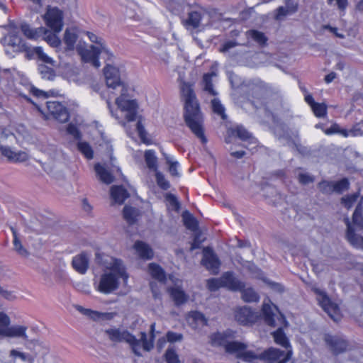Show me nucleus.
<instances>
[{
    "label": "nucleus",
    "instance_id": "f257e3e1",
    "mask_svg": "<svg viewBox=\"0 0 363 363\" xmlns=\"http://www.w3.org/2000/svg\"><path fill=\"white\" fill-rule=\"evenodd\" d=\"M180 93L184 105V118L186 125L203 143H206L203 130V116L193 84L181 82Z\"/></svg>",
    "mask_w": 363,
    "mask_h": 363
},
{
    "label": "nucleus",
    "instance_id": "f03ea898",
    "mask_svg": "<svg viewBox=\"0 0 363 363\" xmlns=\"http://www.w3.org/2000/svg\"><path fill=\"white\" fill-rule=\"evenodd\" d=\"M105 271L101 276L96 289L104 294H109L116 290L121 279L124 285H127L128 274L121 259L106 257L103 262Z\"/></svg>",
    "mask_w": 363,
    "mask_h": 363
},
{
    "label": "nucleus",
    "instance_id": "7ed1b4c3",
    "mask_svg": "<svg viewBox=\"0 0 363 363\" xmlns=\"http://www.w3.org/2000/svg\"><path fill=\"white\" fill-rule=\"evenodd\" d=\"M155 329V323L150 325L151 337L149 340H147V335L145 333H141L140 339L138 340L133 335L129 333L127 330L110 328L105 330V334L108 339L113 342H126L130 345L134 353L137 355H140V349L141 345L144 350L149 351L153 347V332Z\"/></svg>",
    "mask_w": 363,
    "mask_h": 363
},
{
    "label": "nucleus",
    "instance_id": "20e7f679",
    "mask_svg": "<svg viewBox=\"0 0 363 363\" xmlns=\"http://www.w3.org/2000/svg\"><path fill=\"white\" fill-rule=\"evenodd\" d=\"M269 302H270L269 301ZM262 314L264 321L271 326H279V328L273 333V337L277 344L288 349L290 344L288 338L284 333L282 325H286V320L284 316L278 311V308L274 304L264 302L262 306Z\"/></svg>",
    "mask_w": 363,
    "mask_h": 363
},
{
    "label": "nucleus",
    "instance_id": "39448f33",
    "mask_svg": "<svg viewBox=\"0 0 363 363\" xmlns=\"http://www.w3.org/2000/svg\"><path fill=\"white\" fill-rule=\"evenodd\" d=\"M347 225L346 238L347 241L355 248L363 250V216L362 206L359 203L353 213L352 222L350 223L348 218L345 219Z\"/></svg>",
    "mask_w": 363,
    "mask_h": 363
},
{
    "label": "nucleus",
    "instance_id": "423d86ee",
    "mask_svg": "<svg viewBox=\"0 0 363 363\" xmlns=\"http://www.w3.org/2000/svg\"><path fill=\"white\" fill-rule=\"evenodd\" d=\"M234 333L228 330L225 333H217L211 336V344L214 346H223L226 352L236 355L238 358L242 354V350L247 348V345L233 341Z\"/></svg>",
    "mask_w": 363,
    "mask_h": 363
},
{
    "label": "nucleus",
    "instance_id": "0eeeda50",
    "mask_svg": "<svg viewBox=\"0 0 363 363\" xmlns=\"http://www.w3.org/2000/svg\"><path fill=\"white\" fill-rule=\"evenodd\" d=\"M11 324V318L4 312H0V337L22 338L28 340V327Z\"/></svg>",
    "mask_w": 363,
    "mask_h": 363
},
{
    "label": "nucleus",
    "instance_id": "6e6552de",
    "mask_svg": "<svg viewBox=\"0 0 363 363\" xmlns=\"http://www.w3.org/2000/svg\"><path fill=\"white\" fill-rule=\"evenodd\" d=\"M119 93L120 96L116 99V104L118 109L128 121H135L139 108L138 101L130 97L128 91Z\"/></svg>",
    "mask_w": 363,
    "mask_h": 363
},
{
    "label": "nucleus",
    "instance_id": "1a4fd4ad",
    "mask_svg": "<svg viewBox=\"0 0 363 363\" xmlns=\"http://www.w3.org/2000/svg\"><path fill=\"white\" fill-rule=\"evenodd\" d=\"M313 291L316 294L317 301L324 311L334 321H339L341 318V314L338 306L330 300L324 291L316 287L313 288Z\"/></svg>",
    "mask_w": 363,
    "mask_h": 363
},
{
    "label": "nucleus",
    "instance_id": "9d476101",
    "mask_svg": "<svg viewBox=\"0 0 363 363\" xmlns=\"http://www.w3.org/2000/svg\"><path fill=\"white\" fill-rule=\"evenodd\" d=\"M77 50L83 62L90 63L96 68L101 66V63L99 60V56L100 55L103 58L108 60H110L107 58L101 48H99L96 45H78Z\"/></svg>",
    "mask_w": 363,
    "mask_h": 363
},
{
    "label": "nucleus",
    "instance_id": "9b49d317",
    "mask_svg": "<svg viewBox=\"0 0 363 363\" xmlns=\"http://www.w3.org/2000/svg\"><path fill=\"white\" fill-rule=\"evenodd\" d=\"M63 11L57 7L48 6L43 16L46 26L55 33H60L63 28Z\"/></svg>",
    "mask_w": 363,
    "mask_h": 363
},
{
    "label": "nucleus",
    "instance_id": "f8f14e48",
    "mask_svg": "<svg viewBox=\"0 0 363 363\" xmlns=\"http://www.w3.org/2000/svg\"><path fill=\"white\" fill-rule=\"evenodd\" d=\"M104 72L108 88H111L118 92L129 91L128 86L121 82L118 68L108 64L105 67Z\"/></svg>",
    "mask_w": 363,
    "mask_h": 363
},
{
    "label": "nucleus",
    "instance_id": "ddd939ff",
    "mask_svg": "<svg viewBox=\"0 0 363 363\" xmlns=\"http://www.w3.org/2000/svg\"><path fill=\"white\" fill-rule=\"evenodd\" d=\"M291 353V350L284 352L279 349L271 347L261 352V360L269 363H286L290 359Z\"/></svg>",
    "mask_w": 363,
    "mask_h": 363
},
{
    "label": "nucleus",
    "instance_id": "4468645a",
    "mask_svg": "<svg viewBox=\"0 0 363 363\" xmlns=\"http://www.w3.org/2000/svg\"><path fill=\"white\" fill-rule=\"evenodd\" d=\"M48 113L56 120L65 123L69 119V113L66 107L61 103L55 101L46 102Z\"/></svg>",
    "mask_w": 363,
    "mask_h": 363
},
{
    "label": "nucleus",
    "instance_id": "2eb2a0df",
    "mask_svg": "<svg viewBox=\"0 0 363 363\" xmlns=\"http://www.w3.org/2000/svg\"><path fill=\"white\" fill-rule=\"evenodd\" d=\"M201 262L212 274H216L218 273L220 262L211 248L208 247L203 248Z\"/></svg>",
    "mask_w": 363,
    "mask_h": 363
},
{
    "label": "nucleus",
    "instance_id": "dca6fc26",
    "mask_svg": "<svg viewBox=\"0 0 363 363\" xmlns=\"http://www.w3.org/2000/svg\"><path fill=\"white\" fill-rule=\"evenodd\" d=\"M223 286L231 291H241L245 284L243 282L237 279L233 272H227L221 276Z\"/></svg>",
    "mask_w": 363,
    "mask_h": 363
},
{
    "label": "nucleus",
    "instance_id": "f3484780",
    "mask_svg": "<svg viewBox=\"0 0 363 363\" xmlns=\"http://www.w3.org/2000/svg\"><path fill=\"white\" fill-rule=\"evenodd\" d=\"M235 319L242 325L253 323L257 315L247 306L239 308L235 312Z\"/></svg>",
    "mask_w": 363,
    "mask_h": 363
},
{
    "label": "nucleus",
    "instance_id": "a211bd4d",
    "mask_svg": "<svg viewBox=\"0 0 363 363\" xmlns=\"http://www.w3.org/2000/svg\"><path fill=\"white\" fill-rule=\"evenodd\" d=\"M1 154L13 162H22L28 160V156L23 151L15 152L8 146H0Z\"/></svg>",
    "mask_w": 363,
    "mask_h": 363
},
{
    "label": "nucleus",
    "instance_id": "6ab92c4d",
    "mask_svg": "<svg viewBox=\"0 0 363 363\" xmlns=\"http://www.w3.org/2000/svg\"><path fill=\"white\" fill-rule=\"evenodd\" d=\"M325 340L335 354L344 352L347 347V342L343 339L337 336L326 335Z\"/></svg>",
    "mask_w": 363,
    "mask_h": 363
},
{
    "label": "nucleus",
    "instance_id": "aec40b11",
    "mask_svg": "<svg viewBox=\"0 0 363 363\" xmlns=\"http://www.w3.org/2000/svg\"><path fill=\"white\" fill-rule=\"evenodd\" d=\"M4 44L11 47L14 51L20 52L24 48L23 42L16 32H10L4 38Z\"/></svg>",
    "mask_w": 363,
    "mask_h": 363
},
{
    "label": "nucleus",
    "instance_id": "412c9836",
    "mask_svg": "<svg viewBox=\"0 0 363 363\" xmlns=\"http://www.w3.org/2000/svg\"><path fill=\"white\" fill-rule=\"evenodd\" d=\"M72 266L79 273L84 274L89 267V257L86 253H81L73 257Z\"/></svg>",
    "mask_w": 363,
    "mask_h": 363
},
{
    "label": "nucleus",
    "instance_id": "4be33fe9",
    "mask_svg": "<svg viewBox=\"0 0 363 363\" xmlns=\"http://www.w3.org/2000/svg\"><path fill=\"white\" fill-rule=\"evenodd\" d=\"M21 30L23 35L30 40H37L43 35L45 31L44 27H39L37 28H33L30 25L23 23L21 25Z\"/></svg>",
    "mask_w": 363,
    "mask_h": 363
},
{
    "label": "nucleus",
    "instance_id": "5701e85b",
    "mask_svg": "<svg viewBox=\"0 0 363 363\" xmlns=\"http://www.w3.org/2000/svg\"><path fill=\"white\" fill-rule=\"evenodd\" d=\"M134 249L137 255L143 259H150L153 257L151 247L144 242L137 241L134 244Z\"/></svg>",
    "mask_w": 363,
    "mask_h": 363
},
{
    "label": "nucleus",
    "instance_id": "b1692460",
    "mask_svg": "<svg viewBox=\"0 0 363 363\" xmlns=\"http://www.w3.org/2000/svg\"><path fill=\"white\" fill-rule=\"evenodd\" d=\"M297 11V4L291 0H287L285 6H279L277 9L275 18L278 21L282 20L286 16L293 13Z\"/></svg>",
    "mask_w": 363,
    "mask_h": 363
},
{
    "label": "nucleus",
    "instance_id": "393cba45",
    "mask_svg": "<svg viewBox=\"0 0 363 363\" xmlns=\"http://www.w3.org/2000/svg\"><path fill=\"white\" fill-rule=\"evenodd\" d=\"M111 196L115 203L122 204L129 196V194L121 186H114L111 189Z\"/></svg>",
    "mask_w": 363,
    "mask_h": 363
},
{
    "label": "nucleus",
    "instance_id": "a878e982",
    "mask_svg": "<svg viewBox=\"0 0 363 363\" xmlns=\"http://www.w3.org/2000/svg\"><path fill=\"white\" fill-rule=\"evenodd\" d=\"M87 36L89 39L94 43H95L96 46L99 48H101L104 55L107 57L108 59H111L113 57L112 52L107 48L105 41L101 37L96 35L93 33L88 32Z\"/></svg>",
    "mask_w": 363,
    "mask_h": 363
},
{
    "label": "nucleus",
    "instance_id": "bb28decb",
    "mask_svg": "<svg viewBox=\"0 0 363 363\" xmlns=\"http://www.w3.org/2000/svg\"><path fill=\"white\" fill-rule=\"evenodd\" d=\"M187 321L193 328H197L199 325H206L208 323V320L204 315L198 311L191 312L188 315Z\"/></svg>",
    "mask_w": 363,
    "mask_h": 363
},
{
    "label": "nucleus",
    "instance_id": "cd10ccee",
    "mask_svg": "<svg viewBox=\"0 0 363 363\" xmlns=\"http://www.w3.org/2000/svg\"><path fill=\"white\" fill-rule=\"evenodd\" d=\"M94 169L99 179L104 183L109 184L113 181L112 174L103 165L96 164Z\"/></svg>",
    "mask_w": 363,
    "mask_h": 363
},
{
    "label": "nucleus",
    "instance_id": "c85d7f7f",
    "mask_svg": "<svg viewBox=\"0 0 363 363\" xmlns=\"http://www.w3.org/2000/svg\"><path fill=\"white\" fill-rule=\"evenodd\" d=\"M11 230L12 232L13 237V246H14V250L16 251V252L19 255L24 257H28L29 255V252L23 246L21 240L18 238V235L16 230L13 227H11Z\"/></svg>",
    "mask_w": 363,
    "mask_h": 363
},
{
    "label": "nucleus",
    "instance_id": "c756f323",
    "mask_svg": "<svg viewBox=\"0 0 363 363\" xmlns=\"http://www.w3.org/2000/svg\"><path fill=\"white\" fill-rule=\"evenodd\" d=\"M169 291L176 305L183 304L188 299V296L178 287L170 288Z\"/></svg>",
    "mask_w": 363,
    "mask_h": 363
},
{
    "label": "nucleus",
    "instance_id": "7c9ffc66",
    "mask_svg": "<svg viewBox=\"0 0 363 363\" xmlns=\"http://www.w3.org/2000/svg\"><path fill=\"white\" fill-rule=\"evenodd\" d=\"M149 273L151 277L159 281H164L166 276L163 269L158 264L155 263H150L149 264Z\"/></svg>",
    "mask_w": 363,
    "mask_h": 363
},
{
    "label": "nucleus",
    "instance_id": "2f4dec72",
    "mask_svg": "<svg viewBox=\"0 0 363 363\" xmlns=\"http://www.w3.org/2000/svg\"><path fill=\"white\" fill-rule=\"evenodd\" d=\"M32 55L36 56L43 63L55 66V62L44 52L41 47H35L31 50Z\"/></svg>",
    "mask_w": 363,
    "mask_h": 363
},
{
    "label": "nucleus",
    "instance_id": "473e14b6",
    "mask_svg": "<svg viewBox=\"0 0 363 363\" xmlns=\"http://www.w3.org/2000/svg\"><path fill=\"white\" fill-rule=\"evenodd\" d=\"M145 161L150 169L154 170L155 172L157 170V157L156 156V153L153 150H146L145 152Z\"/></svg>",
    "mask_w": 363,
    "mask_h": 363
},
{
    "label": "nucleus",
    "instance_id": "72a5a7b5",
    "mask_svg": "<svg viewBox=\"0 0 363 363\" xmlns=\"http://www.w3.org/2000/svg\"><path fill=\"white\" fill-rule=\"evenodd\" d=\"M57 33L51 32L45 28L43 33V39L52 47L57 48L61 44V40L57 35Z\"/></svg>",
    "mask_w": 363,
    "mask_h": 363
},
{
    "label": "nucleus",
    "instance_id": "f704fd0d",
    "mask_svg": "<svg viewBox=\"0 0 363 363\" xmlns=\"http://www.w3.org/2000/svg\"><path fill=\"white\" fill-rule=\"evenodd\" d=\"M55 66L47 64H39L38 72L44 79L52 80L55 76L53 67Z\"/></svg>",
    "mask_w": 363,
    "mask_h": 363
},
{
    "label": "nucleus",
    "instance_id": "c9c22d12",
    "mask_svg": "<svg viewBox=\"0 0 363 363\" xmlns=\"http://www.w3.org/2000/svg\"><path fill=\"white\" fill-rule=\"evenodd\" d=\"M77 40V35L72 29H66L64 34V42L67 49L72 50Z\"/></svg>",
    "mask_w": 363,
    "mask_h": 363
},
{
    "label": "nucleus",
    "instance_id": "e433bc0d",
    "mask_svg": "<svg viewBox=\"0 0 363 363\" xmlns=\"http://www.w3.org/2000/svg\"><path fill=\"white\" fill-rule=\"evenodd\" d=\"M216 76V74L214 72H212L211 73L205 74L203 77L204 90L212 96H216L217 94L212 83V78Z\"/></svg>",
    "mask_w": 363,
    "mask_h": 363
},
{
    "label": "nucleus",
    "instance_id": "4c0bfd02",
    "mask_svg": "<svg viewBox=\"0 0 363 363\" xmlns=\"http://www.w3.org/2000/svg\"><path fill=\"white\" fill-rule=\"evenodd\" d=\"M247 38H250L260 45H264L267 41V38L260 31L256 30H250L246 33Z\"/></svg>",
    "mask_w": 363,
    "mask_h": 363
},
{
    "label": "nucleus",
    "instance_id": "58836bf2",
    "mask_svg": "<svg viewBox=\"0 0 363 363\" xmlns=\"http://www.w3.org/2000/svg\"><path fill=\"white\" fill-rule=\"evenodd\" d=\"M239 359L245 362L255 363L257 360H261V352L257 353L245 349L242 350Z\"/></svg>",
    "mask_w": 363,
    "mask_h": 363
},
{
    "label": "nucleus",
    "instance_id": "ea45409f",
    "mask_svg": "<svg viewBox=\"0 0 363 363\" xmlns=\"http://www.w3.org/2000/svg\"><path fill=\"white\" fill-rule=\"evenodd\" d=\"M242 298L245 302H257L259 300L258 294L252 288L242 289Z\"/></svg>",
    "mask_w": 363,
    "mask_h": 363
},
{
    "label": "nucleus",
    "instance_id": "a19ab883",
    "mask_svg": "<svg viewBox=\"0 0 363 363\" xmlns=\"http://www.w3.org/2000/svg\"><path fill=\"white\" fill-rule=\"evenodd\" d=\"M184 224L186 228L191 231H196L198 229V222L189 213L185 212L182 215Z\"/></svg>",
    "mask_w": 363,
    "mask_h": 363
},
{
    "label": "nucleus",
    "instance_id": "79ce46f5",
    "mask_svg": "<svg viewBox=\"0 0 363 363\" xmlns=\"http://www.w3.org/2000/svg\"><path fill=\"white\" fill-rule=\"evenodd\" d=\"M77 147L79 152L88 160H91L94 157V151L91 145L84 141H80L77 144Z\"/></svg>",
    "mask_w": 363,
    "mask_h": 363
},
{
    "label": "nucleus",
    "instance_id": "37998d69",
    "mask_svg": "<svg viewBox=\"0 0 363 363\" xmlns=\"http://www.w3.org/2000/svg\"><path fill=\"white\" fill-rule=\"evenodd\" d=\"M163 155L166 160L167 163L169 164V173L172 176H178V167L179 166V162L177 161L174 160V158L169 155L163 153Z\"/></svg>",
    "mask_w": 363,
    "mask_h": 363
},
{
    "label": "nucleus",
    "instance_id": "c03bdc74",
    "mask_svg": "<svg viewBox=\"0 0 363 363\" xmlns=\"http://www.w3.org/2000/svg\"><path fill=\"white\" fill-rule=\"evenodd\" d=\"M138 216V211L132 207L125 206L123 208V217L125 220L130 224L135 221Z\"/></svg>",
    "mask_w": 363,
    "mask_h": 363
},
{
    "label": "nucleus",
    "instance_id": "a18cd8bd",
    "mask_svg": "<svg viewBox=\"0 0 363 363\" xmlns=\"http://www.w3.org/2000/svg\"><path fill=\"white\" fill-rule=\"evenodd\" d=\"M324 132L326 135H332L337 133L342 135L345 138L349 137L350 135L348 130L341 128L337 124L332 125L330 128L324 130Z\"/></svg>",
    "mask_w": 363,
    "mask_h": 363
},
{
    "label": "nucleus",
    "instance_id": "49530a36",
    "mask_svg": "<svg viewBox=\"0 0 363 363\" xmlns=\"http://www.w3.org/2000/svg\"><path fill=\"white\" fill-rule=\"evenodd\" d=\"M114 314L112 313H101L96 311H91L88 317L94 320H111L113 318Z\"/></svg>",
    "mask_w": 363,
    "mask_h": 363
},
{
    "label": "nucleus",
    "instance_id": "de8ad7c7",
    "mask_svg": "<svg viewBox=\"0 0 363 363\" xmlns=\"http://www.w3.org/2000/svg\"><path fill=\"white\" fill-rule=\"evenodd\" d=\"M311 109L316 117H324L327 114V106L324 103H315Z\"/></svg>",
    "mask_w": 363,
    "mask_h": 363
},
{
    "label": "nucleus",
    "instance_id": "09e8293b",
    "mask_svg": "<svg viewBox=\"0 0 363 363\" xmlns=\"http://www.w3.org/2000/svg\"><path fill=\"white\" fill-rule=\"evenodd\" d=\"M201 21V15L199 12L193 11L189 14L186 24L194 28L199 27Z\"/></svg>",
    "mask_w": 363,
    "mask_h": 363
},
{
    "label": "nucleus",
    "instance_id": "8fccbe9b",
    "mask_svg": "<svg viewBox=\"0 0 363 363\" xmlns=\"http://www.w3.org/2000/svg\"><path fill=\"white\" fill-rule=\"evenodd\" d=\"M359 196V193H354L342 198V203L347 209L350 208L357 201Z\"/></svg>",
    "mask_w": 363,
    "mask_h": 363
},
{
    "label": "nucleus",
    "instance_id": "3c124183",
    "mask_svg": "<svg viewBox=\"0 0 363 363\" xmlns=\"http://www.w3.org/2000/svg\"><path fill=\"white\" fill-rule=\"evenodd\" d=\"M212 108L214 113L220 116L223 119H225V108L218 99H214L211 101Z\"/></svg>",
    "mask_w": 363,
    "mask_h": 363
},
{
    "label": "nucleus",
    "instance_id": "603ef678",
    "mask_svg": "<svg viewBox=\"0 0 363 363\" xmlns=\"http://www.w3.org/2000/svg\"><path fill=\"white\" fill-rule=\"evenodd\" d=\"M10 356L13 358L18 357L23 362H28L29 363H33L34 360L33 357H32L31 356L24 352H19L15 349H13L10 351Z\"/></svg>",
    "mask_w": 363,
    "mask_h": 363
},
{
    "label": "nucleus",
    "instance_id": "864d4df0",
    "mask_svg": "<svg viewBox=\"0 0 363 363\" xmlns=\"http://www.w3.org/2000/svg\"><path fill=\"white\" fill-rule=\"evenodd\" d=\"M233 133L242 140L251 139L250 133L242 125H238L233 130Z\"/></svg>",
    "mask_w": 363,
    "mask_h": 363
},
{
    "label": "nucleus",
    "instance_id": "5fc2aeb1",
    "mask_svg": "<svg viewBox=\"0 0 363 363\" xmlns=\"http://www.w3.org/2000/svg\"><path fill=\"white\" fill-rule=\"evenodd\" d=\"M155 177L157 185L162 189L167 190L170 187L169 182L164 176L159 171L155 172Z\"/></svg>",
    "mask_w": 363,
    "mask_h": 363
},
{
    "label": "nucleus",
    "instance_id": "6e6d98bb",
    "mask_svg": "<svg viewBox=\"0 0 363 363\" xmlns=\"http://www.w3.org/2000/svg\"><path fill=\"white\" fill-rule=\"evenodd\" d=\"M350 183L347 179H342L337 182H334L333 192L341 194L348 189Z\"/></svg>",
    "mask_w": 363,
    "mask_h": 363
},
{
    "label": "nucleus",
    "instance_id": "4d7b16f0",
    "mask_svg": "<svg viewBox=\"0 0 363 363\" xmlns=\"http://www.w3.org/2000/svg\"><path fill=\"white\" fill-rule=\"evenodd\" d=\"M207 287L211 291H215L223 286L221 277L220 278H213L207 281Z\"/></svg>",
    "mask_w": 363,
    "mask_h": 363
},
{
    "label": "nucleus",
    "instance_id": "13d9d810",
    "mask_svg": "<svg viewBox=\"0 0 363 363\" xmlns=\"http://www.w3.org/2000/svg\"><path fill=\"white\" fill-rule=\"evenodd\" d=\"M167 363H179V357L173 348H168L165 352Z\"/></svg>",
    "mask_w": 363,
    "mask_h": 363
},
{
    "label": "nucleus",
    "instance_id": "bf43d9fd",
    "mask_svg": "<svg viewBox=\"0 0 363 363\" xmlns=\"http://www.w3.org/2000/svg\"><path fill=\"white\" fill-rule=\"evenodd\" d=\"M136 129H137L138 135L140 138V139L142 140V141L144 143L150 144V141L146 140L147 132L145 129L144 125H143V123H141V121L140 120L137 123Z\"/></svg>",
    "mask_w": 363,
    "mask_h": 363
},
{
    "label": "nucleus",
    "instance_id": "052dcab7",
    "mask_svg": "<svg viewBox=\"0 0 363 363\" xmlns=\"http://www.w3.org/2000/svg\"><path fill=\"white\" fill-rule=\"evenodd\" d=\"M101 142L99 143V145L104 147L108 153H111L113 151V148L110 140L104 133L101 134Z\"/></svg>",
    "mask_w": 363,
    "mask_h": 363
},
{
    "label": "nucleus",
    "instance_id": "680f3d73",
    "mask_svg": "<svg viewBox=\"0 0 363 363\" xmlns=\"http://www.w3.org/2000/svg\"><path fill=\"white\" fill-rule=\"evenodd\" d=\"M349 136H359L363 135V124L358 123L353 126L352 128L348 130Z\"/></svg>",
    "mask_w": 363,
    "mask_h": 363
},
{
    "label": "nucleus",
    "instance_id": "e2e57ef3",
    "mask_svg": "<svg viewBox=\"0 0 363 363\" xmlns=\"http://www.w3.org/2000/svg\"><path fill=\"white\" fill-rule=\"evenodd\" d=\"M334 182L323 181L319 183L320 189L324 193L333 192Z\"/></svg>",
    "mask_w": 363,
    "mask_h": 363
},
{
    "label": "nucleus",
    "instance_id": "0e129e2a",
    "mask_svg": "<svg viewBox=\"0 0 363 363\" xmlns=\"http://www.w3.org/2000/svg\"><path fill=\"white\" fill-rule=\"evenodd\" d=\"M0 295L5 299L13 301L16 298V296L13 291L6 289L0 286Z\"/></svg>",
    "mask_w": 363,
    "mask_h": 363
},
{
    "label": "nucleus",
    "instance_id": "69168bd1",
    "mask_svg": "<svg viewBox=\"0 0 363 363\" xmlns=\"http://www.w3.org/2000/svg\"><path fill=\"white\" fill-rule=\"evenodd\" d=\"M30 92L35 96L38 98L47 99L49 96L48 92H45L42 90H40L34 86H31L30 89Z\"/></svg>",
    "mask_w": 363,
    "mask_h": 363
},
{
    "label": "nucleus",
    "instance_id": "338daca9",
    "mask_svg": "<svg viewBox=\"0 0 363 363\" xmlns=\"http://www.w3.org/2000/svg\"><path fill=\"white\" fill-rule=\"evenodd\" d=\"M67 131L69 134L72 135L74 138L78 139L80 138V132L77 126L73 124H69L67 128Z\"/></svg>",
    "mask_w": 363,
    "mask_h": 363
},
{
    "label": "nucleus",
    "instance_id": "774afa93",
    "mask_svg": "<svg viewBox=\"0 0 363 363\" xmlns=\"http://www.w3.org/2000/svg\"><path fill=\"white\" fill-rule=\"evenodd\" d=\"M167 339L170 342L180 341L182 339V335L174 332H168L167 333Z\"/></svg>",
    "mask_w": 363,
    "mask_h": 363
}]
</instances>
